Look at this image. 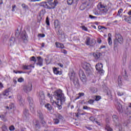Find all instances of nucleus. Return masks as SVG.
<instances>
[{"label": "nucleus", "instance_id": "e2e57ef3", "mask_svg": "<svg viewBox=\"0 0 131 131\" xmlns=\"http://www.w3.org/2000/svg\"><path fill=\"white\" fill-rule=\"evenodd\" d=\"M90 120H91V121H93L94 120V118L93 117H90Z\"/></svg>", "mask_w": 131, "mask_h": 131}, {"label": "nucleus", "instance_id": "4d7b16f0", "mask_svg": "<svg viewBox=\"0 0 131 131\" xmlns=\"http://www.w3.org/2000/svg\"><path fill=\"white\" fill-rule=\"evenodd\" d=\"M95 122L96 123H97V124H98V125H99V126L101 125V123H100L98 121H96Z\"/></svg>", "mask_w": 131, "mask_h": 131}, {"label": "nucleus", "instance_id": "37998d69", "mask_svg": "<svg viewBox=\"0 0 131 131\" xmlns=\"http://www.w3.org/2000/svg\"><path fill=\"white\" fill-rule=\"evenodd\" d=\"M123 94H124L123 92H120V91H118L117 92L118 96H123Z\"/></svg>", "mask_w": 131, "mask_h": 131}, {"label": "nucleus", "instance_id": "9d476101", "mask_svg": "<svg viewBox=\"0 0 131 131\" xmlns=\"http://www.w3.org/2000/svg\"><path fill=\"white\" fill-rule=\"evenodd\" d=\"M39 96L41 100V101H40V104L43 105V102H44L45 96V93H43V91L40 92Z\"/></svg>", "mask_w": 131, "mask_h": 131}, {"label": "nucleus", "instance_id": "393cba45", "mask_svg": "<svg viewBox=\"0 0 131 131\" xmlns=\"http://www.w3.org/2000/svg\"><path fill=\"white\" fill-rule=\"evenodd\" d=\"M10 91H9V90H5V92H4L3 93V96H6L7 97H8V96H9V95H10Z\"/></svg>", "mask_w": 131, "mask_h": 131}, {"label": "nucleus", "instance_id": "4468645a", "mask_svg": "<svg viewBox=\"0 0 131 131\" xmlns=\"http://www.w3.org/2000/svg\"><path fill=\"white\" fill-rule=\"evenodd\" d=\"M38 59V62L37 63V65H38L39 66H42V59H41V57L39 56V57H37Z\"/></svg>", "mask_w": 131, "mask_h": 131}, {"label": "nucleus", "instance_id": "412c9836", "mask_svg": "<svg viewBox=\"0 0 131 131\" xmlns=\"http://www.w3.org/2000/svg\"><path fill=\"white\" fill-rule=\"evenodd\" d=\"M21 7L23 9L25 10V11H26L27 10H29V7L28 6V5H26V4H21Z\"/></svg>", "mask_w": 131, "mask_h": 131}, {"label": "nucleus", "instance_id": "bb28decb", "mask_svg": "<svg viewBox=\"0 0 131 131\" xmlns=\"http://www.w3.org/2000/svg\"><path fill=\"white\" fill-rule=\"evenodd\" d=\"M53 72L55 74H60V71L58 70L57 68H55L53 69Z\"/></svg>", "mask_w": 131, "mask_h": 131}, {"label": "nucleus", "instance_id": "6ab92c4d", "mask_svg": "<svg viewBox=\"0 0 131 131\" xmlns=\"http://www.w3.org/2000/svg\"><path fill=\"white\" fill-rule=\"evenodd\" d=\"M24 115L25 116L26 118H27L29 116V111L28 110L25 109L24 111Z\"/></svg>", "mask_w": 131, "mask_h": 131}, {"label": "nucleus", "instance_id": "7ed1b4c3", "mask_svg": "<svg viewBox=\"0 0 131 131\" xmlns=\"http://www.w3.org/2000/svg\"><path fill=\"white\" fill-rule=\"evenodd\" d=\"M28 102H29L31 112H32V113H34V112H35V107H34V103H33V99L32 98L29 96L28 97Z\"/></svg>", "mask_w": 131, "mask_h": 131}, {"label": "nucleus", "instance_id": "c03bdc74", "mask_svg": "<svg viewBox=\"0 0 131 131\" xmlns=\"http://www.w3.org/2000/svg\"><path fill=\"white\" fill-rule=\"evenodd\" d=\"M124 20L126 22H129V21H130V17H125L124 18Z\"/></svg>", "mask_w": 131, "mask_h": 131}, {"label": "nucleus", "instance_id": "338daca9", "mask_svg": "<svg viewBox=\"0 0 131 131\" xmlns=\"http://www.w3.org/2000/svg\"><path fill=\"white\" fill-rule=\"evenodd\" d=\"M41 36V37H45V36H46V35H45V34H40Z\"/></svg>", "mask_w": 131, "mask_h": 131}, {"label": "nucleus", "instance_id": "f03ea898", "mask_svg": "<svg viewBox=\"0 0 131 131\" xmlns=\"http://www.w3.org/2000/svg\"><path fill=\"white\" fill-rule=\"evenodd\" d=\"M49 6L48 5L47 2H42L41 3V7L45 8V9H48V10H51L52 9H55L56 6L59 4L58 1L55 0L53 3L48 2Z\"/></svg>", "mask_w": 131, "mask_h": 131}, {"label": "nucleus", "instance_id": "20e7f679", "mask_svg": "<svg viewBox=\"0 0 131 131\" xmlns=\"http://www.w3.org/2000/svg\"><path fill=\"white\" fill-rule=\"evenodd\" d=\"M82 66L88 75L92 74V70H91V65L90 63L85 62Z\"/></svg>", "mask_w": 131, "mask_h": 131}, {"label": "nucleus", "instance_id": "473e14b6", "mask_svg": "<svg viewBox=\"0 0 131 131\" xmlns=\"http://www.w3.org/2000/svg\"><path fill=\"white\" fill-rule=\"evenodd\" d=\"M99 6L101 9H106L107 8V5H106L100 4Z\"/></svg>", "mask_w": 131, "mask_h": 131}, {"label": "nucleus", "instance_id": "2f4dec72", "mask_svg": "<svg viewBox=\"0 0 131 131\" xmlns=\"http://www.w3.org/2000/svg\"><path fill=\"white\" fill-rule=\"evenodd\" d=\"M33 123L34 125L35 126V127H36V128H39V124H38V122H37V121H36V123H34V121Z\"/></svg>", "mask_w": 131, "mask_h": 131}, {"label": "nucleus", "instance_id": "a878e982", "mask_svg": "<svg viewBox=\"0 0 131 131\" xmlns=\"http://www.w3.org/2000/svg\"><path fill=\"white\" fill-rule=\"evenodd\" d=\"M2 120H3V121H4V122H6V121H7L8 120L7 119V118H6V116L4 115H2L1 116V118Z\"/></svg>", "mask_w": 131, "mask_h": 131}, {"label": "nucleus", "instance_id": "a211bd4d", "mask_svg": "<svg viewBox=\"0 0 131 131\" xmlns=\"http://www.w3.org/2000/svg\"><path fill=\"white\" fill-rule=\"evenodd\" d=\"M37 116H38L39 118L42 120L43 119V115L40 111L37 112Z\"/></svg>", "mask_w": 131, "mask_h": 131}, {"label": "nucleus", "instance_id": "a19ab883", "mask_svg": "<svg viewBox=\"0 0 131 131\" xmlns=\"http://www.w3.org/2000/svg\"><path fill=\"white\" fill-rule=\"evenodd\" d=\"M21 38L23 40H26L27 39V37H26V35H25V34L22 35Z\"/></svg>", "mask_w": 131, "mask_h": 131}, {"label": "nucleus", "instance_id": "c85d7f7f", "mask_svg": "<svg viewBox=\"0 0 131 131\" xmlns=\"http://www.w3.org/2000/svg\"><path fill=\"white\" fill-rule=\"evenodd\" d=\"M78 95L79 96L77 97L76 98V100H78V99H79V98L81 97H83V96H84V93H79L78 94Z\"/></svg>", "mask_w": 131, "mask_h": 131}, {"label": "nucleus", "instance_id": "5fc2aeb1", "mask_svg": "<svg viewBox=\"0 0 131 131\" xmlns=\"http://www.w3.org/2000/svg\"><path fill=\"white\" fill-rule=\"evenodd\" d=\"M94 13L95 14V15H96L97 16L100 15V13H99L98 11H94Z\"/></svg>", "mask_w": 131, "mask_h": 131}, {"label": "nucleus", "instance_id": "79ce46f5", "mask_svg": "<svg viewBox=\"0 0 131 131\" xmlns=\"http://www.w3.org/2000/svg\"><path fill=\"white\" fill-rule=\"evenodd\" d=\"M61 53H63V54H64V55H67V51L65 49H62L61 50Z\"/></svg>", "mask_w": 131, "mask_h": 131}, {"label": "nucleus", "instance_id": "e433bc0d", "mask_svg": "<svg viewBox=\"0 0 131 131\" xmlns=\"http://www.w3.org/2000/svg\"><path fill=\"white\" fill-rule=\"evenodd\" d=\"M18 82H23L24 81V78L20 77L17 79Z\"/></svg>", "mask_w": 131, "mask_h": 131}, {"label": "nucleus", "instance_id": "7c9ffc66", "mask_svg": "<svg viewBox=\"0 0 131 131\" xmlns=\"http://www.w3.org/2000/svg\"><path fill=\"white\" fill-rule=\"evenodd\" d=\"M15 38L11 39L10 40V43L11 46H13L15 42Z\"/></svg>", "mask_w": 131, "mask_h": 131}, {"label": "nucleus", "instance_id": "dca6fc26", "mask_svg": "<svg viewBox=\"0 0 131 131\" xmlns=\"http://www.w3.org/2000/svg\"><path fill=\"white\" fill-rule=\"evenodd\" d=\"M113 120L115 122V123L117 125V123H118V117L116 115L113 116Z\"/></svg>", "mask_w": 131, "mask_h": 131}, {"label": "nucleus", "instance_id": "6e6d98bb", "mask_svg": "<svg viewBox=\"0 0 131 131\" xmlns=\"http://www.w3.org/2000/svg\"><path fill=\"white\" fill-rule=\"evenodd\" d=\"M13 107H14V104H12L11 107L7 106V109H13Z\"/></svg>", "mask_w": 131, "mask_h": 131}, {"label": "nucleus", "instance_id": "c756f323", "mask_svg": "<svg viewBox=\"0 0 131 131\" xmlns=\"http://www.w3.org/2000/svg\"><path fill=\"white\" fill-rule=\"evenodd\" d=\"M90 90L91 92H92V93H96V92L97 91V90L95 87H91L90 88Z\"/></svg>", "mask_w": 131, "mask_h": 131}, {"label": "nucleus", "instance_id": "9b49d317", "mask_svg": "<svg viewBox=\"0 0 131 131\" xmlns=\"http://www.w3.org/2000/svg\"><path fill=\"white\" fill-rule=\"evenodd\" d=\"M102 55V53L99 52V51H96V52L93 53V57H94L95 59L98 60Z\"/></svg>", "mask_w": 131, "mask_h": 131}, {"label": "nucleus", "instance_id": "58836bf2", "mask_svg": "<svg viewBox=\"0 0 131 131\" xmlns=\"http://www.w3.org/2000/svg\"><path fill=\"white\" fill-rule=\"evenodd\" d=\"M81 28H82V29L83 30H84V31H88V28H86L85 26H83L82 27H81Z\"/></svg>", "mask_w": 131, "mask_h": 131}, {"label": "nucleus", "instance_id": "de8ad7c7", "mask_svg": "<svg viewBox=\"0 0 131 131\" xmlns=\"http://www.w3.org/2000/svg\"><path fill=\"white\" fill-rule=\"evenodd\" d=\"M100 99H101V96H98L96 97L95 101H99Z\"/></svg>", "mask_w": 131, "mask_h": 131}, {"label": "nucleus", "instance_id": "774afa93", "mask_svg": "<svg viewBox=\"0 0 131 131\" xmlns=\"http://www.w3.org/2000/svg\"><path fill=\"white\" fill-rule=\"evenodd\" d=\"M128 15H129V16L131 15V10L128 11Z\"/></svg>", "mask_w": 131, "mask_h": 131}, {"label": "nucleus", "instance_id": "cd10ccee", "mask_svg": "<svg viewBox=\"0 0 131 131\" xmlns=\"http://www.w3.org/2000/svg\"><path fill=\"white\" fill-rule=\"evenodd\" d=\"M53 122H54V124H58V123H59V122H60V120L57 119V118L54 119Z\"/></svg>", "mask_w": 131, "mask_h": 131}, {"label": "nucleus", "instance_id": "4c0bfd02", "mask_svg": "<svg viewBox=\"0 0 131 131\" xmlns=\"http://www.w3.org/2000/svg\"><path fill=\"white\" fill-rule=\"evenodd\" d=\"M2 130L3 131H8V127H7L6 125H4L3 126L2 128Z\"/></svg>", "mask_w": 131, "mask_h": 131}, {"label": "nucleus", "instance_id": "ddd939ff", "mask_svg": "<svg viewBox=\"0 0 131 131\" xmlns=\"http://www.w3.org/2000/svg\"><path fill=\"white\" fill-rule=\"evenodd\" d=\"M54 24L55 29H57L59 28V27H60V21H59V20L56 19L54 20Z\"/></svg>", "mask_w": 131, "mask_h": 131}, {"label": "nucleus", "instance_id": "680f3d73", "mask_svg": "<svg viewBox=\"0 0 131 131\" xmlns=\"http://www.w3.org/2000/svg\"><path fill=\"white\" fill-rule=\"evenodd\" d=\"M57 34H58V35H62V32H60V31H58V33H57Z\"/></svg>", "mask_w": 131, "mask_h": 131}, {"label": "nucleus", "instance_id": "3c124183", "mask_svg": "<svg viewBox=\"0 0 131 131\" xmlns=\"http://www.w3.org/2000/svg\"><path fill=\"white\" fill-rule=\"evenodd\" d=\"M103 28L104 29H107V28H106L105 27H103L102 26H98V29H99V30L103 29Z\"/></svg>", "mask_w": 131, "mask_h": 131}, {"label": "nucleus", "instance_id": "6e6552de", "mask_svg": "<svg viewBox=\"0 0 131 131\" xmlns=\"http://www.w3.org/2000/svg\"><path fill=\"white\" fill-rule=\"evenodd\" d=\"M23 90L24 92L27 93H29V92H31V91H32V84L30 83L28 85H25Z\"/></svg>", "mask_w": 131, "mask_h": 131}, {"label": "nucleus", "instance_id": "2eb2a0df", "mask_svg": "<svg viewBox=\"0 0 131 131\" xmlns=\"http://www.w3.org/2000/svg\"><path fill=\"white\" fill-rule=\"evenodd\" d=\"M56 48H59V49H64V45H63V43H59L58 42H56L55 43Z\"/></svg>", "mask_w": 131, "mask_h": 131}, {"label": "nucleus", "instance_id": "f257e3e1", "mask_svg": "<svg viewBox=\"0 0 131 131\" xmlns=\"http://www.w3.org/2000/svg\"><path fill=\"white\" fill-rule=\"evenodd\" d=\"M54 98L59 101L56 102L53 99L52 97H50V101L52 104H56L57 105L58 109L61 110L62 109V104H64L65 101H66V97L64 95V94L62 92V90L59 89L56 91L54 94Z\"/></svg>", "mask_w": 131, "mask_h": 131}, {"label": "nucleus", "instance_id": "72a5a7b5", "mask_svg": "<svg viewBox=\"0 0 131 131\" xmlns=\"http://www.w3.org/2000/svg\"><path fill=\"white\" fill-rule=\"evenodd\" d=\"M108 43L110 46H111L112 45V39L111 38H108Z\"/></svg>", "mask_w": 131, "mask_h": 131}, {"label": "nucleus", "instance_id": "49530a36", "mask_svg": "<svg viewBox=\"0 0 131 131\" xmlns=\"http://www.w3.org/2000/svg\"><path fill=\"white\" fill-rule=\"evenodd\" d=\"M95 102V101H94V100H92V99H90V100H89V101H88V103H89V104H94V102Z\"/></svg>", "mask_w": 131, "mask_h": 131}, {"label": "nucleus", "instance_id": "aec40b11", "mask_svg": "<svg viewBox=\"0 0 131 131\" xmlns=\"http://www.w3.org/2000/svg\"><path fill=\"white\" fill-rule=\"evenodd\" d=\"M122 12H123V9L122 8L120 9L118 11L117 16L122 17Z\"/></svg>", "mask_w": 131, "mask_h": 131}, {"label": "nucleus", "instance_id": "5701e85b", "mask_svg": "<svg viewBox=\"0 0 131 131\" xmlns=\"http://www.w3.org/2000/svg\"><path fill=\"white\" fill-rule=\"evenodd\" d=\"M56 117V118L58 119L59 120H63V119H64V117H63L60 114H57Z\"/></svg>", "mask_w": 131, "mask_h": 131}, {"label": "nucleus", "instance_id": "603ef678", "mask_svg": "<svg viewBox=\"0 0 131 131\" xmlns=\"http://www.w3.org/2000/svg\"><path fill=\"white\" fill-rule=\"evenodd\" d=\"M117 109H118V110H121L122 108V106L121 105V104H119V107H117Z\"/></svg>", "mask_w": 131, "mask_h": 131}, {"label": "nucleus", "instance_id": "a18cd8bd", "mask_svg": "<svg viewBox=\"0 0 131 131\" xmlns=\"http://www.w3.org/2000/svg\"><path fill=\"white\" fill-rule=\"evenodd\" d=\"M23 69H25L26 70H29V66H24Z\"/></svg>", "mask_w": 131, "mask_h": 131}, {"label": "nucleus", "instance_id": "c9c22d12", "mask_svg": "<svg viewBox=\"0 0 131 131\" xmlns=\"http://www.w3.org/2000/svg\"><path fill=\"white\" fill-rule=\"evenodd\" d=\"M68 5H71L73 4V0H67Z\"/></svg>", "mask_w": 131, "mask_h": 131}, {"label": "nucleus", "instance_id": "0e129e2a", "mask_svg": "<svg viewBox=\"0 0 131 131\" xmlns=\"http://www.w3.org/2000/svg\"><path fill=\"white\" fill-rule=\"evenodd\" d=\"M92 27H93V28L94 29H97V27L95 25H92Z\"/></svg>", "mask_w": 131, "mask_h": 131}, {"label": "nucleus", "instance_id": "f8f14e48", "mask_svg": "<svg viewBox=\"0 0 131 131\" xmlns=\"http://www.w3.org/2000/svg\"><path fill=\"white\" fill-rule=\"evenodd\" d=\"M45 108L47 109L48 111L51 112V111H53V106L51 105L49 103H47L45 105Z\"/></svg>", "mask_w": 131, "mask_h": 131}, {"label": "nucleus", "instance_id": "09e8293b", "mask_svg": "<svg viewBox=\"0 0 131 131\" xmlns=\"http://www.w3.org/2000/svg\"><path fill=\"white\" fill-rule=\"evenodd\" d=\"M89 18H90L91 19H97V16H94L92 15H90Z\"/></svg>", "mask_w": 131, "mask_h": 131}, {"label": "nucleus", "instance_id": "864d4df0", "mask_svg": "<svg viewBox=\"0 0 131 131\" xmlns=\"http://www.w3.org/2000/svg\"><path fill=\"white\" fill-rule=\"evenodd\" d=\"M102 12H103L104 13H106L107 12H108V9L106 8L105 9H103Z\"/></svg>", "mask_w": 131, "mask_h": 131}, {"label": "nucleus", "instance_id": "052dcab7", "mask_svg": "<svg viewBox=\"0 0 131 131\" xmlns=\"http://www.w3.org/2000/svg\"><path fill=\"white\" fill-rule=\"evenodd\" d=\"M111 36H112V35H111V33H108V38H111Z\"/></svg>", "mask_w": 131, "mask_h": 131}, {"label": "nucleus", "instance_id": "13d9d810", "mask_svg": "<svg viewBox=\"0 0 131 131\" xmlns=\"http://www.w3.org/2000/svg\"><path fill=\"white\" fill-rule=\"evenodd\" d=\"M97 42H98V43H101V42H102V40H101L100 39H98Z\"/></svg>", "mask_w": 131, "mask_h": 131}, {"label": "nucleus", "instance_id": "39448f33", "mask_svg": "<svg viewBox=\"0 0 131 131\" xmlns=\"http://www.w3.org/2000/svg\"><path fill=\"white\" fill-rule=\"evenodd\" d=\"M117 42L121 45L123 43V37H122V36H121L120 34H116V38L114 41V43L115 45H117Z\"/></svg>", "mask_w": 131, "mask_h": 131}, {"label": "nucleus", "instance_id": "f3484780", "mask_svg": "<svg viewBox=\"0 0 131 131\" xmlns=\"http://www.w3.org/2000/svg\"><path fill=\"white\" fill-rule=\"evenodd\" d=\"M17 99L19 101V103L21 105V106H22V105H23V103H24V100L23 99V98H22V97H21V96L19 95L17 97Z\"/></svg>", "mask_w": 131, "mask_h": 131}, {"label": "nucleus", "instance_id": "423d86ee", "mask_svg": "<svg viewBox=\"0 0 131 131\" xmlns=\"http://www.w3.org/2000/svg\"><path fill=\"white\" fill-rule=\"evenodd\" d=\"M85 43L86 46H90V47H94L96 43L95 39H91L90 37H86L85 41Z\"/></svg>", "mask_w": 131, "mask_h": 131}, {"label": "nucleus", "instance_id": "69168bd1", "mask_svg": "<svg viewBox=\"0 0 131 131\" xmlns=\"http://www.w3.org/2000/svg\"><path fill=\"white\" fill-rule=\"evenodd\" d=\"M4 85H3V83L0 82V88H3Z\"/></svg>", "mask_w": 131, "mask_h": 131}, {"label": "nucleus", "instance_id": "bf43d9fd", "mask_svg": "<svg viewBox=\"0 0 131 131\" xmlns=\"http://www.w3.org/2000/svg\"><path fill=\"white\" fill-rule=\"evenodd\" d=\"M83 108L84 110H88L89 109V107H88V106H84Z\"/></svg>", "mask_w": 131, "mask_h": 131}, {"label": "nucleus", "instance_id": "4be33fe9", "mask_svg": "<svg viewBox=\"0 0 131 131\" xmlns=\"http://www.w3.org/2000/svg\"><path fill=\"white\" fill-rule=\"evenodd\" d=\"M118 83L119 86H121L122 85V81L121 80V76H119L118 80Z\"/></svg>", "mask_w": 131, "mask_h": 131}, {"label": "nucleus", "instance_id": "8fccbe9b", "mask_svg": "<svg viewBox=\"0 0 131 131\" xmlns=\"http://www.w3.org/2000/svg\"><path fill=\"white\" fill-rule=\"evenodd\" d=\"M14 129H15V127H14V126L12 125L10 127H9V130L12 131V130H14Z\"/></svg>", "mask_w": 131, "mask_h": 131}, {"label": "nucleus", "instance_id": "0eeeda50", "mask_svg": "<svg viewBox=\"0 0 131 131\" xmlns=\"http://www.w3.org/2000/svg\"><path fill=\"white\" fill-rule=\"evenodd\" d=\"M95 67L99 74H104V71L103 70V64L101 63H98L96 65Z\"/></svg>", "mask_w": 131, "mask_h": 131}, {"label": "nucleus", "instance_id": "ea45409f", "mask_svg": "<svg viewBox=\"0 0 131 131\" xmlns=\"http://www.w3.org/2000/svg\"><path fill=\"white\" fill-rule=\"evenodd\" d=\"M30 61H33V62H36V58H35V57L33 56L30 58Z\"/></svg>", "mask_w": 131, "mask_h": 131}, {"label": "nucleus", "instance_id": "f704fd0d", "mask_svg": "<svg viewBox=\"0 0 131 131\" xmlns=\"http://www.w3.org/2000/svg\"><path fill=\"white\" fill-rule=\"evenodd\" d=\"M46 23L48 26H50V20H49V17L46 18Z\"/></svg>", "mask_w": 131, "mask_h": 131}, {"label": "nucleus", "instance_id": "b1692460", "mask_svg": "<svg viewBox=\"0 0 131 131\" xmlns=\"http://www.w3.org/2000/svg\"><path fill=\"white\" fill-rule=\"evenodd\" d=\"M105 129H106V130L107 131H113V129H112L111 127H110V125H109L108 124H107L106 125Z\"/></svg>", "mask_w": 131, "mask_h": 131}, {"label": "nucleus", "instance_id": "1a4fd4ad", "mask_svg": "<svg viewBox=\"0 0 131 131\" xmlns=\"http://www.w3.org/2000/svg\"><path fill=\"white\" fill-rule=\"evenodd\" d=\"M79 75L80 76V78L81 80L83 81V82H84L86 78V77L85 76V74H84V72H83V71H82V70L79 71Z\"/></svg>", "mask_w": 131, "mask_h": 131}]
</instances>
